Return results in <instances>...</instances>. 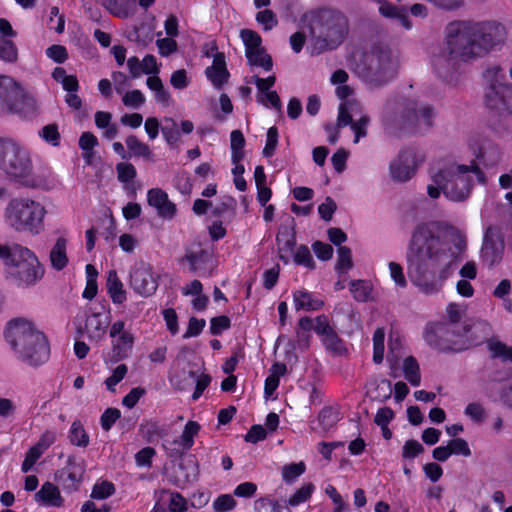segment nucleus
<instances>
[{
  "instance_id": "nucleus-1",
  "label": "nucleus",
  "mask_w": 512,
  "mask_h": 512,
  "mask_svg": "<svg viewBox=\"0 0 512 512\" xmlns=\"http://www.w3.org/2000/svg\"><path fill=\"white\" fill-rule=\"evenodd\" d=\"M465 243L452 251L447 237L434 222L419 223L413 230L407 248L408 276L423 293H436L452 274L453 265L462 259Z\"/></svg>"
},
{
  "instance_id": "nucleus-2",
  "label": "nucleus",
  "mask_w": 512,
  "mask_h": 512,
  "mask_svg": "<svg viewBox=\"0 0 512 512\" xmlns=\"http://www.w3.org/2000/svg\"><path fill=\"white\" fill-rule=\"evenodd\" d=\"M447 30L452 53L460 55L464 62L485 56L506 39L505 27L495 20L453 21Z\"/></svg>"
},
{
  "instance_id": "nucleus-3",
  "label": "nucleus",
  "mask_w": 512,
  "mask_h": 512,
  "mask_svg": "<svg viewBox=\"0 0 512 512\" xmlns=\"http://www.w3.org/2000/svg\"><path fill=\"white\" fill-rule=\"evenodd\" d=\"M5 338L19 358L30 366H39L50 356L45 334L26 319L16 318L9 321L5 329Z\"/></svg>"
},
{
  "instance_id": "nucleus-4",
  "label": "nucleus",
  "mask_w": 512,
  "mask_h": 512,
  "mask_svg": "<svg viewBox=\"0 0 512 512\" xmlns=\"http://www.w3.org/2000/svg\"><path fill=\"white\" fill-rule=\"evenodd\" d=\"M434 117L435 112L431 105L418 106L415 100L405 97L388 99L381 116L386 128L407 132L430 129L434 124Z\"/></svg>"
},
{
  "instance_id": "nucleus-5",
  "label": "nucleus",
  "mask_w": 512,
  "mask_h": 512,
  "mask_svg": "<svg viewBox=\"0 0 512 512\" xmlns=\"http://www.w3.org/2000/svg\"><path fill=\"white\" fill-rule=\"evenodd\" d=\"M307 23L315 44L321 51L337 48L345 40L349 22L345 14L333 8H319L306 12Z\"/></svg>"
},
{
  "instance_id": "nucleus-6",
  "label": "nucleus",
  "mask_w": 512,
  "mask_h": 512,
  "mask_svg": "<svg viewBox=\"0 0 512 512\" xmlns=\"http://www.w3.org/2000/svg\"><path fill=\"white\" fill-rule=\"evenodd\" d=\"M486 330L488 325L486 323H477L472 326L464 325L456 327L447 323H433L428 324L424 331L425 342L433 349L439 352H461L469 349L471 346L480 344L486 339L488 333L482 338H473V333L476 330Z\"/></svg>"
},
{
  "instance_id": "nucleus-7",
  "label": "nucleus",
  "mask_w": 512,
  "mask_h": 512,
  "mask_svg": "<svg viewBox=\"0 0 512 512\" xmlns=\"http://www.w3.org/2000/svg\"><path fill=\"white\" fill-rule=\"evenodd\" d=\"M0 169L27 188L37 187L30 151L13 139L0 138Z\"/></svg>"
},
{
  "instance_id": "nucleus-8",
  "label": "nucleus",
  "mask_w": 512,
  "mask_h": 512,
  "mask_svg": "<svg viewBox=\"0 0 512 512\" xmlns=\"http://www.w3.org/2000/svg\"><path fill=\"white\" fill-rule=\"evenodd\" d=\"M0 259L7 274L18 286L34 284L43 274L34 252L19 244L0 243Z\"/></svg>"
},
{
  "instance_id": "nucleus-9",
  "label": "nucleus",
  "mask_w": 512,
  "mask_h": 512,
  "mask_svg": "<svg viewBox=\"0 0 512 512\" xmlns=\"http://www.w3.org/2000/svg\"><path fill=\"white\" fill-rule=\"evenodd\" d=\"M46 208L30 198H13L5 209L7 224L17 232L32 236L41 234L45 229Z\"/></svg>"
},
{
  "instance_id": "nucleus-10",
  "label": "nucleus",
  "mask_w": 512,
  "mask_h": 512,
  "mask_svg": "<svg viewBox=\"0 0 512 512\" xmlns=\"http://www.w3.org/2000/svg\"><path fill=\"white\" fill-rule=\"evenodd\" d=\"M469 172L476 175L478 182H486L485 175L480 169L476 160H472L470 165L460 164L453 168H443L432 176L434 184L442 185L443 194L452 201H463L466 199L473 187V179Z\"/></svg>"
},
{
  "instance_id": "nucleus-11",
  "label": "nucleus",
  "mask_w": 512,
  "mask_h": 512,
  "mask_svg": "<svg viewBox=\"0 0 512 512\" xmlns=\"http://www.w3.org/2000/svg\"><path fill=\"white\" fill-rule=\"evenodd\" d=\"M36 100L12 77L0 76V112L31 118L36 113Z\"/></svg>"
},
{
  "instance_id": "nucleus-12",
  "label": "nucleus",
  "mask_w": 512,
  "mask_h": 512,
  "mask_svg": "<svg viewBox=\"0 0 512 512\" xmlns=\"http://www.w3.org/2000/svg\"><path fill=\"white\" fill-rule=\"evenodd\" d=\"M396 65L389 50H373L367 58V78L369 82L380 87L396 76Z\"/></svg>"
},
{
  "instance_id": "nucleus-13",
  "label": "nucleus",
  "mask_w": 512,
  "mask_h": 512,
  "mask_svg": "<svg viewBox=\"0 0 512 512\" xmlns=\"http://www.w3.org/2000/svg\"><path fill=\"white\" fill-rule=\"evenodd\" d=\"M421 161L422 157L414 148L402 149L389 165L391 178L401 183L409 181L415 175Z\"/></svg>"
},
{
  "instance_id": "nucleus-14",
  "label": "nucleus",
  "mask_w": 512,
  "mask_h": 512,
  "mask_svg": "<svg viewBox=\"0 0 512 512\" xmlns=\"http://www.w3.org/2000/svg\"><path fill=\"white\" fill-rule=\"evenodd\" d=\"M505 250L504 236L496 227H488L485 231L481 247V260L484 265L492 268L501 263Z\"/></svg>"
},
{
  "instance_id": "nucleus-15",
  "label": "nucleus",
  "mask_w": 512,
  "mask_h": 512,
  "mask_svg": "<svg viewBox=\"0 0 512 512\" xmlns=\"http://www.w3.org/2000/svg\"><path fill=\"white\" fill-rule=\"evenodd\" d=\"M159 276L155 274L153 267L147 263H140L130 272V286L133 291L142 296H152L158 288Z\"/></svg>"
},
{
  "instance_id": "nucleus-16",
  "label": "nucleus",
  "mask_w": 512,
  "mask_h": 512,
  "mask_svg": "<svg viewBox=\"0 0 512 512\" xmlns=\"http://www.w3.org/2000/svg\"><path fill=\"white\" fill-rule=\"evenodd\" d=\"M315 333L320 336L323 346L332 356H343L347 353L344 341L330 325L326 315L315 318Z\"/></svg>"
},
{
  "instance_id": "nucleus-17",
  "label": "nucleus",
  "mask_w": 512,
  "mask_h": 512,
  "mask_svg": "<svg viewBox=\"0 0 512 512\" xmlns=\"http://www.w3.org/2000/svg\"><path fill=\"white\" fill-rule=\"evenodd\" d=\"M84 473V461L78 460L75 456H68L67 465L59 470L55 477L65 492L72 493L79 489Z\"/></svg>"
},
{
  "instance_id": "nucleus-18",
  "label": "nucleus",
  "mask_w": 512,
  "mask_h": 512,
  "mask_svg": "<svg viewBox=\"0 0 512 512\" xmlns=\"http://www.w3.org/2000/svg\"><path fill=\"white\" fill-rule=\"evenodd\" d=\"M180 263H187L189 272L198 277H209L211 275V254L208 250L198 247L197 249H186Z\"/></svg>"
},
{
  "instance_id": "nucleus-19",
  "label": "nucleus",
  "mask_w": 512,
  "mask_h": 512,
  "mask_svg": "<svg viewBox=\"0 0 512 512\" xmlns=\"http://www.w3.org/2000/svg\"><path fill=\"white\" fill-rule=\"evenodd\" d=\"M446 44L447 48L433 58V68L439 78L448 82L456 72L459 60H464L460 55L452 53L448 43V35L446 36Z\"/></svg>"
},
{
  "instance_id": "nucleus-20",
  "label": "nucleus",
  "mask_w": 512,
  "mask_h": 512,
  "mask_svg": "<svg viewBox=\"0 0 512 512\" xmlns=\"http://www.w3.org/2000/svg\"><path fill=\"white\" fill-rule=\"evenodd\" d=\"M495 89V94L489 96V91L484 92L485 106L499 113H512V83Z\"/></svg>"
},
{
  "instance_id": "nucleus-21",
  "label": "nucleus",
  "mask_w": 512,
  "mask_h": 512,
  "mask_svg": "<svg viewBox=\"0 0 512 512\" xmlns=\"http://www.w3.org/2000/svg\"><path fill=\"white\" fill-rule=\"evenodd\" d=\"M205 75L212 85L218 89L228 82L230 73L223 52H216L212 65L205 69Z\"/></svg>"
},
{
  "instance_id": "nucleus-22",
  "label": "nucleus",
  "mask_w": 512,
  "mask_h": 512,
  "mask_svg": "<svg viewBox=\"0 0 512 512\" xmlns=\"http://www.w3.org/2000/svg\"><path fill=\"white\" fill-rule=\"evenodd\" d=\"M201 426L196 421H188L184 427L182 434L171 441V445H178L173 448L170 457H181L194 445V437L198 434Z\"/></svg>"
},
{
  "instance_id": "nucleus-23",
  "label": "nucleus",
  "mask_w": 512,
  "mask_h": 512,
  "mask_svg": "<svg viewBox=\"0 0 512 512\" xmlns=\"http://www.w3.org/2000/svg\"><path fill=\"white\" fill-rule=\"evenodd\" d=\"M278 257L284 263L290 262V256L296 246V233L293 227H281L276 236Z\"/></svg>"
},
{
  "instance_id": "nucleus-24",
  "label": "nucleus",
  "mask_w": 512,
  "mask_h": 512,
  "mask_svg": "<svg viewBox=\"0 0 512 512\" xmlns=\"http://www.w3.org/2000/svg\"><path fill=\"white\" fill-rule=\"evenodd\" d=\"M34 501L44 507L60 508L64 505V498L61 496L58 486L46 481L34 494Z\"/></svg>"
},
{
  "instance_id": "nucleus-25",
  "label": "nucleus",
  "mask_w": 512,
  "mask_h": 512,
  "mask_svg": "<svg viewBox=\"0 0 512 512\" xmlns=\"http://www.w3.org/2000/svg\"><path fill=\"white\" fill-rule=\"evenodd\" d=\"M111 339V362L117 363L127 359L134 346V335L132 333H124Z\"/></svg>"
},
{
  "instance_id": "nucleus-26",
  "label": "nucleus",
  "mask_w": 512,
  "mask_h": 512,
  "mask_svg": "<svg viewBox=\"0 0 512 512\" xmlns=\"http://www.w3.org/2000/svg\"><path fill=\"white\" fill-rule=\"evenodd\" d=\"M484 81V92L489 91V96L495 94V89H502L501 86L508 85L506 75L500 65L488 66L482 73Z\"/></svg>"
},
{
  "instance_id": "nucleus-27",
  "label": "nucleus",
  "mask_w": 512,
  "mask_h": 512,
  "mask_svg": "<svg viewBox=\"0 0 512 512\" xmlns=\"http://www.w3.org/2000/svg\"><path fill=\"white\" fill-rule=\"evenodd\" d=\"M106 289L114 304H123L127 300V293L117 271L111 269L107 272Z\"/></svg>"
},
{
  "instance_id": "nucleus-28",
  "label": "nucleus",
  "mask_w": 512,
  "mask_h": 512,
  "mask_svg": "<svg viewBox=\"0 0 512 512\" xmlns=\"http://www.w3.org/2000/svg\"><path fill=\"white\" fill-rule=\"evenodd\" d=\"M293 301L297 311H317L324 305L321 299L316 298L313 293L305 289L293 292Z\"/></svg>"
},
{
  "instance_id": "nucleus-29",
  "label": "nucleus",
  "mask_w": 512,
  "mask_h": 512,
  "mask_svg": "<svg viewBox=\"0 0 512 512\" xmlns=\"http://www.w3.org/2000/svg\"><path fill=\"white\" fill-rule=\"evenodd\" d=\"M49 258L52 268L57 271L63 270L68 265L67 239L65 237L57 238L50 251Z\"/></svg>"
},
{
  "instance_id": "nucleus-30",
  "label": "nucleus",
  "mask_w": 512,
  "mask_h": 512,
  "mask_svg": "<svg viewBox=\"0 0 512 512\" xmlns=\"http://www.w3.org/2000/svg\"><path fill=\"white\" fill-rule=\"evenodd\" d=\"M159 496L169 512H186L188 510L189 503L187 499L177 491L162 489Z\"/></svg>"
},
{
  "instance_id": "nucleus-31",
  "label": "nucleus",
  "mask_w": 512,
  "mask_h": 512,
  "mask_svg": "<svg viewBox=\"0 0 512 512\" xmlns=\"http://www.w3.org/2000/svg\"><path fill=\"white\" fill-rule=\"evenodd\" d=\"M68 439L72 445L80 448H86L89 445V434L80 420L76 419L72 422L68 431Z\"/></svg>"
},
{
  "instance_id": "nucleus-32",
  "label": "nucleus",
  "mask_w": 512,
  "mask_h": 512,
  "mask_svg": "<svg viewBox=\"0 0 512 512\" xmlns=\"http://www.w3.org/2000/svg\"><path fill=\"white\" fill-rule=\"evenodd\" d=\"M111 320V316L103 315L99 312H93L86 319V327L89 331L95 333V336H101L105 333Z\"/></svg>"
},
{
  "instance_id": "nucleus-33",
  "label": "nucleus",
  "mask_w": 512,
  "mask_h": 512,
  "mask_svg": "<svg viewBox=\"0 0 512 512\" xmlns=\"http://www.w3.org/2000/svg\"><path fill=\"white\" fill-rule=\"evenodd\" d=\"M403 374L405 379L414 387L421 383L420 367L414 356H408L403 361Z\"/></svg>"
},
{
  "instance_id": "nucleus-34",
  "label": "nucleus",
  "mask_w": 512,
  "mask_h": 512,
  "mask_svg": "<svg viewBox=\"0 0 512 512\" xmlns=\"http://www.w3.org/2000/svg\"><path fill=\"white\" fill-rule=\"evenodd\" d=\"M350 292L357 302H368L371 300L372 286L366 280H351L349 283Z\"/></svg>"
},
{
  "instance_id": "nucleus-35",
  "label": "nucleus",
  "mask_w": 512,
  "mask_h": 512,
  "mask_svg": "<svg viewBox=\"0 0 512 512\" xmlns=\"http://www.w3.org/2000/svg\"><path fill=\"white\" fill-rule=\"evenodd\" d=\"M45 437H46V435H44L37 444L30 447L28 449V451L26 452L25 458L21 465V471L23 473L29 472L33 468V466L36 464V462L39 460V458L42 456V454H43L42 447L44 446ZM48 445H49V443L45 444V446H48Z\"/></svg>"
},
{
  "instance_id": "nucleus-36",
  "label": "nucleus",
  "mask_w": 512,
  "mask_h": 512,
  "mask_svg": "<svg viewBox=\"0 0 512 512\" xmlns=\"http://www.w3.org/2000/svg\"><path fill=\"white\" fill-rule=\"evenodd\" d=\"M339 420V412L332 406H324L318 414L319 425L325 432L335 427Z\"/></svg>"
},
{
  "instance_id": "nucleus-37",
  "label": "nucleus",
  "mask_w": 512,
  "mask_h": 512,
  "mask_svg": "<svg viewBox=\"0 0 512 512\" xmlns=\"http://www.w3.org/2000/svg\"><path fill=\"white\" fill-rule=\"evenodd\" d=\"M245 56L250 66L261 67L265 71H270L273 68L272 57L266 53L263 47L252 51V56L249 53H245Z\"/></svg>"
},
{
  "instance_id": "nucleus-38",
  "label": "nucleus",
  "mask_w": 512,
  "mask_h": 512,
  "mask_svg": "<svg viewBox=\"0 0 512 512\" xmlns=\"http://www.w3.org/2000/svg\"><path fill=\"white\" fill-rule=\"evenodd\" d=\"M487 346L493 359L512 362V347L495 339H490Z\"/></svg>"
},
{
  "instance_id": "nucleus-39",
  "label": "nucleus",
  "mask_w": 512,
  "mask_h": 512,
  "mask_svg": "<svg viewBox=\"0 0 512 512\" xmlns=\"http://www.w3.org/2000/svg\"><path fill=\"white\" fill-rule=\"evenodd\" d=\"M306 471L303 461L286 464L282 467V479L286 484L294 483Z\"/></svg>"
},
{
  "instance_id": "nucleus-40",
  "label": "nucleus",
  "mask_w": 512,
  "mask_h": 512,
  "mask_svg": "<svg viewBox=\"0 0 512 512\" xmlns=\"http://www.w3.org/2000/svg\"><path fill=\"white\" fill-rule=\"evenodd\" d=\"M240 36L245 45V53H249L252 56V51L262 48V38L256 31L242 29Z\"/></svg>"
},
{
  "instance_id": "nucleus-41",
  "label": "nucleus",
  "mask_w": 512,
  "mask_h": 512,
  "mask_svg": "<svg viewBox=\"0 0 512 512\" xmlns=\"http://www.w3.org/2000/svg\"><path fill=\"white\" fill-rule=\"evenodd\" d=\"M79 147L83 151V156L86 163H90V158L93 155V149L98 145L97 137L91 132H83L79 138Z\"/></svg>"
},
{
  "instance_id": "nucleus-42",
  "label": "nucleus",
  "mask_w": 512,
  "mask_h": 512,
  "mask_svg": "<svg viewBox=\"0 0 512 512\" xmlns=\"http://www.w3.org/2000/svg\"><path fill=\"white\" fill-rule=\"evenodd\" d=\"M315 490L313 483H306L297 489L288 499V505L291 507L299 506L308 501Z\"/></svg>"
},
{
  "instance_id": "nucleus-43",
  "label": "nucleus",
  "mask_w": 512,
  "mask_h": 512,
  "mask_svg": "<svg viewBox=\"0 0 512 512\" xmlns=\"http://www.w3.org/2000/svg\"><path fill=\"white\" fill-rule=\"evenodd\" d=\"M39 137L47 144L58 147L61 141V135L56 123L47 124L38 132Z\"/></svg>"
},
{
  "instance_id": "nucleus-44",
  "label": "nucleus",
  "mask_w": 512,
  "mask_h": 512,
  "mask_svg": "<svg viewBox=\"0 0 512 512\" xmlns=\"http://www.w3.org/2000/svg\"><path fill=\"white\" fill-rule=\"evenodd\" d=\"M293 260L295 264L301 265L309 270H314L316 268V263L311 255L309 248L302 244L300 245L296 252L293 254Z\"/></svg>"
},
{
  "instance_id": "nucleus-45",
  "label": "nucleus",
  "mask_w": 512,
  "mask_h": 512,
  "mask_svg": "<svg viewBox=\"0 0 512 512\" xmlns=\"http://www.w3.org/2000/svg\"><path fill=\"white\" fill-rule=\"evenodd\" d=\"M125 142L134 156L148 158L151 155L149 146L141 142L135 135L128 136Z\"/></svg>"
},
{
  "instance_id": "nucleus-46",
  "label": "nucleus",
  "mask_w": 512,
  "mask_h": 512,
  "mask_svg": "<svg viewBox=\"0 0 512 512\" xmlns=\"http://www.w3.org/2000/svg\"><path fill=\"white\" fill-rule=\"evenodd\" d=\"M18 57V50L12 40L0 37V59L5 62H15Z\"/></svg>"
},
{
  "instance_id": "nucleus-47",
  "label": "nucleus",
  "mask_w": 512,
  "mask_h": 512,
  "mask_svg": "<svg viewBox=\"0 0 512 512\" xmlns=\"http://www.w3.org/2000/svg\"><path fill=\"white\" fill-rule=\"evenodd\" d=\"M130 0H102V5L112 15L120 18L128 16V2Z\"/></svg>"
},
{
  "instance_id": "nucleus-48",
  "label": "nucleus",
  "mask_w": 512,
  "mask_h": 512,
  "mask_svg": "<svg viewBox=\"0 0 512 512\" xmlns=\"http://www.w3.org/2000/svg\"><path fill=\"white\" fill-rule=\"evenodd\" d=\"M169 121L170 124L162 126L161 131L167 144L171 148H177L180 142V132L177 129V123L173 119H170Z\"/></svg>"
},
{
  "instance_id": "nucleus-49",
  "label": "nucleus",
  "mask_w": 512,
  "mask_h": 512,
  "mask_svg": "<svg viewBox=\"0 0 512 512\" xmlns=\"http://www.w3.org/2000/svg\"><path fill=\"white\" fill-rule=\"evenodd\" d=\"M115 485L107 480L96 483L91 492V497L97 500H104L115 493Z\"/></svg>"
},
{
  "instance_id": "nucleus-50",
  "label": "nucleus",
  "mask_w": 512,
  "mask_h": 512,
  "mask_svg": "<svg viewBox=\"0 0 512 512\" xmlns=\"http://www.w3.org/2000/svg\"><path fill=\"white\" fill-rule=\"evenodd\" d=\"M279 140V132L276 126L268 129L266 135V144L263 148L262 154L265 158H270L275 154Z\"/></svg>"
},
{
  "instance_id": "nucleus-51",
  "label": "nucleus",
  "mask_w": 512,
  "mask_h": 512,
  "mask_svg": "<svg viewBox=\"0 0 512 512\" xmlns=\"http://www.w3.org/2000/svg\"><path fill=\"white\" fill-rule=\"evenodd\" d=\"M423 452L424 447L419 441L415 439H409L404 443L402 447L401 457L403 460H412Z\"/></svg>"
},
{
  "instance_id": "nucleus-52",
  "label": "nucleus",
  "mask_w": 512,
  "mask_h": 512,
  "mask_svg": "<svg viewBox=\"0 0 512 512\" xmlns=\"http://www.w3.org/2000/svg\"><path fill=\"white\" fill-rule=\"evenodd\" d=\"M499 155L500 153L498 147L491 146L488 153L484 150V148H480L478 154L476 155V159L484 167H493L499 161Z\"/></svg>"
},
{
  "instance_id": "nucleus-53",
  "label": "nucleus",
  "mask_w": 512,
  "mask_h": 512,
  "mask_svg": "<svg viewBox=\"0 0 512 512\" xmlns=\"http://www.w3.org/2000/svg\"><path fill=\"white\" fill-rule=\"evenodd\" d=\"M117 178L121 183L133 181L137 175L136 168L128 162H120L116 165Z\"/></svg>"
},
{
  "instance_id": "nucleus-54",
  "label": "nucleus",
  "mask_w": 512,
  "mask_h": 512,
  "mask_svg": "<svg viewBox=\"0 0 512 512\" xmlns=\"http://www.w3.org/2000/svg\"><path fill=\"white\" fill-rule=\"evenodd\" d=\"M121 417L119 409L110 407L107 408L100 417V424L104 431L108 432Z\"/></svg>"
},
{
  "instance_id": "nucleus-55",
  "label": "nucleus",
  "mask_w": 512,
  "mask_h": 512,
  "mask_svg": "<svg viewBox=\"0 0 512 512\" xmlns=\"http://www.w3.org/2000/svg\"><path fill=\"white\" fill-rule=\"evenodd\" d=\"M128 372V368L125 364H119L113 371H112V374L111 376H109L108 378H106L105 380V385H106V388L111 391V392H114L115 391V386L120 383L126 376Z\"/></svg>"
},
{
  "instance_id": "nucleus-56",
  "label": "nucleus",
  "mask_w": 512,
  "mask_h": 512,
  "mask_svg": "<svg viewBox=\"0 0 512 512\" xmlns=\"http://www.w3.org/2000/svg\"><path fill=\"white\" fill-rule=\"evenodd\" d=\"M353 266L351 249L347 246H340L338 248V260L336 264V270L347 271Z\"/></svg>"
},
{
  "instance_id": "nucleus-57",
  "label": "nucleus",
  "mask_w": 512,
  "mask_h": 512,
  "mask_svg": "<svg viewBox=\"0 0 512 512\" xmlns=\"http://www.w3.org/2000/svg\"><path fill=\"white\" fill-rule=\"evenodd\" d=\"M231 327V319L226 315H220L211 318L210 333L214 336L221 335L225 330Z\"/></svg>"
},
{
  "instance_id": "nucleus-58",
  "label": "nucleus",
  "mask_w": 512,
  "mask_h": 512,
  "mask_svg": "<svg viewBox=\"0 0 512 512\" xmlns=\"http://www.w3.org/2000/svg\"><path fill=\"white\" fill-rule=\"evenodd\" d=\"M464 414L475 423H482L486 418V411L478 402L469 403L465 407Z\"/></svg>"
},
{
  "instance_id": "nucleus-59",
  "label": "nucleus",
  "mask_w": 512,
  "mask_h": 512,
  "mask_svg": "<svg viewBox=\"0 0 512 512\" xmlns=\"http://www.w3.org/2000/svg\"><path fill=\"white\" fill-rule=\"evenodd\" d=\"M447 446L451 455H462L465 457H469L471 455L468 442L463 438H453L448 441Z\"/></svg>"
},
{
  "instance_id": "nucleus-60",
  "label": "nucleus",
  "mask_w": 512,
  "mask_h": 512,
  "mask_svg": "<svg viewBox=\"0 0 512 512\" xmlns=\"http://www.w3.org/2000/svg\"><path fill=\"white\" fill-rule=\"evenodd\" d=\"M236 507V501L230 494H221L213 502L215 512H228Z\"/></svg>"
},
{
  "instance_id": "nucleus-61",
  "label": "nucleus",
  "mask_w": 512,
  "mask_h": 512,
  "mask_svg": "<svg viewBox=\"0 0 512 512\" xmlns=\"http://www.w3.org/2000/svg\"><path fill=\"white\" fill-rule=\"evenodd\" d=\"M122 102L127 107L139 108L145 103V97L143 93L138 90H131L124 94Z\"/></svg>"
},
{
  "instance_id": "nucleus-62",
  "label": "nucleus",
  "mask_w": 512,
  "mask_h": 512,
  "mask_svg": "<svg viewBox=\"0 0 512 512\" xmlns=\"http://www.w3.org/2000/svg\"><path fill=\"white\" fill-rule=\"evenodd\" d=\"M46 55L55 63L62 64L68 59V52L65 46L53 44L46 49Z\"/></svg>"
},
{
  "instance_id": "nucleus-63",
  "label": "nucleus",
  "mask_w": 512,
  "mask_h": 512,
  "mask_svg": "<svg viewBox=\"0 0 512 512\" xmlns=\"http://www.w3.org/2000/svg\"><path fill=\"white\" fill-rule=\"evenodd\" d=\"M312 249L321 261H328L333 256V247L328 243L317 240L312 243Z\"/></svg>"
},
{
  "instance_id": "nucleus-64",
  "label": "nucleus",
  "mask_w": 512,
  "mask_h": 512,
  "mask_svg": "<svg viewBox=\"0 0 512 512\" xmlns=\"http://www.w3.org/2000/svg\"><path fill=\"white\" fill-rule=\"evenodd\" d=\"M167 199H169L168 194L161 188H152L147 192V202L155 209L159 206L161 207Z\"/></svg>"
}]
</instances>
